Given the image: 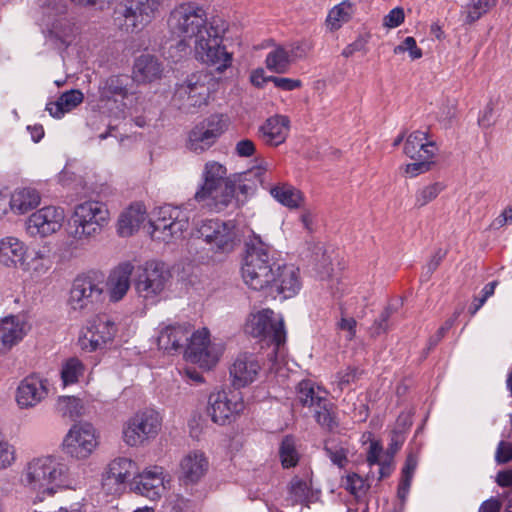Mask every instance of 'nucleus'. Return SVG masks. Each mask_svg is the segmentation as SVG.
Here are the masks:
<instances>
[{
    "instance_id": "f03ea898",
    "label": "nucleus",
    "mask_w": 512,
    "mask_h": 512,
    "mask_svg": "<svg viewBox=\"0 0 512 512\" xmlns=\"http://www.w3.org/2000/svg\"><path fill=\"white\" fill-rule=\"evenodd\" d=\"M22 485L36 493L41 502L45 496H52L60 488L76 489L79 484L70 468L52 456L34 458L27 463L21 474Z\"/></svg>"
},
{
    "instance_id": "bb28decb",
    "label": "nucleus",
    "mask_w": 512,
    "mask_h": 512,
    "mask_svg": "<svg viewBox=\"0 0 512 512\" xmlns=\"http://www.w3.org/2000/svg\"><path fill=\"white\" fill-rule=\"evenodd\" d=\"M290 130V119L286 115L276 114L259 126L258 137L268 146H279L284 143Z\"/></svg>"
},
{
    "instance_id": "774afa93",
    "label": "nucleus",
    "mask_w": 512,
    "mask_h": 512,
    "mask_svg": "<svg viewBox=\"0 0 512 512\" xmlns=\"http://www.w3.org/2000/svg\"><path fill=\"white\" fill-rule=\"evenodd\" d=\"M511 222H512V207H507L506 209H504V211L498 217H496L492 221L490 226L493 229H499V228L505 226L507 223H511Z\"/></svg>"
},
{
    "instance_id": "6e6552de",
    "label": "nucleus",
    "mask_w": 512,
    "mask_h": 512,
    "mask_svg": "<svg viewBox=\"0 0 512 512\" xmlns=\"http://www.w3.org/2000/svg\"><path fill=\"white\" fill-rule=\"evenodd\" d=\"M162 0H122L114 9V21L121 30L135 32L159 14Z\"/></svg>"
},
{
    "instance_id": "412c9836",
    "label": "nucleus",
    "mask_w": 512,
    "mask_h": 512,
    "mask_svg": "<svg viewBox=\"0 0 512 512\" xmlns=\"http://www.w3.org/2000/svg\"><path fill=\"white\" fill-rule=\"evenodd\" d=\"M302 287L299 268L291 264H279L274 271V279L265 294L272 298L289 299L298 294Z\"/></svg>"
},
{
    "instance_id": "e433bc0d",
    "label": "nucleus",
    "mask_w": 512,
    "mask_h": 512,
    "mask_svg": "<svg viewBox=\"0 0 512 512\" xmlns=\"http://www.w3.org/2000/svg\"><path fill=\"white\" fill-rule=\"evenodd\" d=\"M84 95L80 90L71 89L62 93L55 102H49L46 110L54 118H61L65 113L75 109L83 102Z\"/></svg>"
},
{
    "instance_id": "bf43d9fd",
    "label": "nucleus",
    "mask_w": 512,
    "mask_h": 512,
    "mask_svg": "<svg viewBox=\"0 0 512 512\" xmlns=\"http://www.w3.org/2000/svg\"><path fill=\"white\" fill-rule=\"evenodd\" d=\"M268 81L273 83L275 87L284 91H292L302 86L300 80L285 77L268 76Z\"/></svg>"
},
{
    "instance_id": "9b49d317",
    "label": "nucleus",
    "mask_w": 512,
    "mask_h": 512,
    "mask_svg": "<svg viewBox=\"0 0 512 512\" xmlns=\"http://www.w3.org/2000/svg\"><path fill=\"white\" fill-rule=\"evenodd\" d=\"M41 9L40 25L46 31L47 38L55 44L68 46L74 37V25L65 16V4L62 0H47Z\"/></svg>"
},
{
    "instance_id": "052dcab7",
    "label": "nucleus",
    "mask_w": 512,
    "mask_h": 512,
    "mask_svg": "<svg viewBox=\"0 0 512 512\" xmlns=\"http://www.w3.org/2000/svg\"><path fill=\"white\" fill-rule=\"evenodd\" d=\"M415 162L410 163L406 166L405 172L409 174L411 177H415L421 173L427 172L430 170L431 165L433 164L432 159H414Z\"/></svg>"
},
{
    "instance_id": "9d476101",
    "label": "nucleus",
    "mask_w": 512,
    "mask_h": 512,
    "mask_svg": "<svg viewBox=\"0 0 512 512\" xmlns=\"http://www.w3.org/2000/svg\"><path fill=\"white\" fill-rule=\"evenodd\" d=\"M189 213L181 207L164 205L155 212L150 221L152 239L170 243L183 236L189 227Z\"/></svg>"
},
{
    "instance_id": "423d86ee",
    "label": "nucleus",
    "mask_w": 512,
    "mask_h": 512,
    "mask_svg": "<svg viewBox=\"0 0 512 512\" xmlns=\"http://www.w3.org/2000/svg\"><path fill=\"white\" fill-rule=\"evenodd\" d=\"M108 221L109 211L104 203L85 201L74 207L67 233L76 241H88L100 234Z\"/></svg>"
},
{
    "instance_id": "20e7f679",
    "label": "nucleus",
    "mask_w": 512,
    "mask_h": 512,
    "mask_svg": "<svg viewBox=\"0 0 512 512\" xmlns=\"http://www.w3.org/2000/svg\"><path fill=\"white\" fill-rule=\"evenodd\" d=\"M236 194L235 181L227 177V168L217 161L205 163L202 171V184L194 199L197 202L212 200L218 210L227 207Z\"/></svg>"
},
{
    "instance_id": "1a4fd4ad",
    "label": "nucleus",
    "mask_w": 512,
    "mask_h": 512,
    "mask_svg": "<svg viewBox=\"0 0 512 512\" xmlns=\"http://www.w3.org/2000/svg\"><path fill=\"white\" fill-rule=\"evenodd\" d=\"M105 283L96 274L78 275L72 282L68 305L83 314L95 311L104 300Z\"/></svg>"
},
{
    "instance_id": "aec40b11",
    "label": "nucleus",
    "mask_w": 512,
    "mask_h": 512,
    "mask_svg": "<svg viewBox=\"0 0 512 512\" xmlns=\"http://www.w3.org/2000/svg\"><path fill=\"white\" fill-rule=\"evenodd\" d=\"M188 341L184 349V355L188 361L205 369L216 365L220 353L211 345L207 329L204 328L190 334Z\"/></svg>"
},
{
    "instance_id": "5fc2aeb1",
    "label": "nucleus",
    "mask_w": 512,
    "mask_h": 512,
    "mask_svg": "<svg viewBox=\"0 0 512 512\" xmlns=\"http://www.w3.org/2000/svg\"><path fill=\"white\" fill-rule=\"evenodd\" d=\"M462 310H457L453 313V315L448 318L444 324L437 330V332L430 337L429 339V347L436 346L442 338L445 336V334L454 326L455 322L457 321L458 317L460 316Z\"/></svg>"
},
{
    "instance_id": "2f4dec72",
    "label": "nucleus",
    "mask_w": 512,
    "mask_h": 512,
    "mask_svg": "<svg viewBox=\"0 0 512 512\" xmlns=\"http://www.w3.org/2000/svg\"><path fill=\"white\" fill-rule=\"evenodd\" d=\"M436 151V144L423 131L409 134L404 144V153L411 159H433Z\"/></svg>"
},
{
    "instance_id": "473e14b6",
    "label": "nucleus",
    "mask_w": 512,
    "mask_h": 512,
    "mask_svg": "<svg viewBox=\"0 0 512 512\" xmlns=\"http://www.w3.org/2000/svg\"><path fill=\"white\" fill-rule=\"evenodd\" d=\"M146 208L142 203H133L123 211L118 219V233L122 237H128L136 232L146 219Z\"/></svg>"
},
{
    "instance_id": "a19ab883",
    "label": "nucleus",
    "mask_w": 512,
    "mask_h": 512,
    "mask_svg": "<svg viewBox=\"0 0 512 512\" xmlns=\"http://www.w3.org/2000/svg\"><path fill=\"white\" fill-rule=\"evenodd\" d=\"M266 67L268 70L283 74L289 70L291 58L288 50L283 46H276L266 56Z\"/></svg>"
},
{
    "instance_id": "603ef678",
    "label": "nucleus",
    "mask_w": 512,
    "mask_h": 512,
    "mask_svg": "<svg viewBox=\"0 0 512 512\" xmlns=\"http://www.w3.org/2000/svg\"><path fill=\"white\" fill-rule=\"evenodd\" d=\"M396 309L391 305H388L379 315V317L374 321L372 326L370 327V334L373 337H377L383 333H386L389 329V318L394 313Z\"/></svg>"
},
{
    "instance_id": "680f3d73",
    "label": "nucleus",
    "mask_w": 512,
    "mask_h": 512,
    "mask_svg": "<svg viewBox=\"0 0 512 512\" xmlns=\"http://www.w3.org/2000/svg\"><path fill=\"white\" fill-rule=\"evenodd\" d=\"M14 459L13 447L0 436V469L10 466Z\"/></svg>"
},
{
    "instance_id": "ddd939ff",
    "label": "nucleus",
    "mask_w": 512,
    "mask_h": 512,
    "mask_svg": "<svg viewBox=\"0 0 512 512\" xmlns=\"http://www.w3.org/2000/svg\"><path fill=\"white\" fill-rule=\"evenodd\" d=\"M133 79L125 74L111 75L100 81L98 86V107L113 114L122 113L124 100L134 92Z\"/></svg>"
},
{
    "instance_id": "f704fd0d",
    "label": "nucleus",
    "mask_w": 512,
    "mask_h": 512,
    "mask_svg": "<svg viewBox=\"0 0 512 512\" xmlns=\"http://www.w3.org/2000/svg\"><path fill=\"white\" fill-rule=\"evenodd\" d=\"M26 246L16 237L8 236L0 240V263L7 267L24 264Z\"/></svg>"
},
{
    "instance_id": "58836bf2",
    "label": "nucleus",
    "mask_w": 512,
    "mask_h": 512,
    "mask_svg": "<svg viewBox=\"0 0 512 512\" xmlns=\"http://www.w3.org/2000/svg\"><path fill=\"white\" fill-rule=\"evenodd\" d=\"M298 402L310 409L315 408L318 403L328 396V392L321 387L317 386L311 380H302L298 383L297 388Z\"/></svg>"
},
{
    "instance_id": "4d7b16f0",
    "label": "nucleus",
    "mask_w": 512,
    "mask_h": 512,
    "mask_svg": "<svg viewBox=\"0 0 512 512\" xmlns=\"http://www.w3.org/2000/svg\"><path fill=\"white\" fill-rule=\"evenodd\" d=\"M313 49V45L308 40H300L293 42L288 50L291 59H301L307 56V54Z\"/></svg>"
},
{
    "instance_id": "0eeeda50",
    "label": "nucleus",
    "mask_w": 512,
    "mask_h": 512,
    "mask_svg": "<svg viewBox=\"0 0 512 512\" xmlns=\"http://www.w3.org/2000/svg\"><path fill=\"white\" fill-rule=\"evenodd\" d=\"M172 275L165 264L152 260L139 266L135 272L133 286L137 296L147 304L160 301L171 283Z\"/></svg>"
},
{
    "instance_id": "72a5a7b5",
    "label": "nucleus",
    "mask_w": 512,
    "mask_h": 512,
    "mask_svg": "<svg viewBox=\"0 0 512 512\" xmlns=\"http://www.w3.org/2000/svg\"><path fill=\"white\" fill-rule=\"evenodd\" d=\"M163 72L162 63L150 54L139 56L133 66V81L152 82L159 79Z\"/></svg>"
},
{
    "instance_id": "338daca9",
    "label": "nucleus",
    "mask_w": 512,
    "mask_h": 512,
    "mask_svg": "<svg viewBox=\"0 0 512 512\" xmlns=\"http://www.w3.org/2000/svg\"><path fill=\"white\" fill-rule=\"evenodd\" d=\"M495 459L500 464H505L512 460V442L501 441L498 444Z\"/></svg>"
},
{
    "instance_id": "8fccbe9b",
    "label": "nucleus",
    "mask_w": 512,
    "mask_h": 512,
    "mask_svg": "<svg viewBox=\"0 0 512 512\" xmlns=\"http://www.w3.org/2000/svg\"><path fill=\"white\" fill-rule=\"evenodd\" d=\"M279 455L284 468H290L297 465L299 455L295 447L293 437L286 436L280 445Z\"/></svg>"
},
{
    "instance_id": "a878e982",
    "label": "nucleus",
    "mask_w": 512,
    "mask_h": 512,
    "mask_svg": "<svg viewBox=\"0 0 512 512\" xmlns=\"http://www.w3.org/2000/svg\"><path fill=\"white\" fill-rule=\"evenodd\" d=\"M131 490L150 500H157L165 490L163 468L154 466L134 476Z\"/></svg>"
},
{
    "instance_id": "c9c22d12",
    "label": "nucleus",
    "mask_w": 512,
    "mask_h": 512,
    "mask_svg": "<svg viewBox=\"0 0 512 512\" xmlns=\"http://www.w3.org/2000/svg\"><path fill=\"white\" fill-rule=\"evenodd\" d=\"M40 195L33 188H21L14 191L8 199V210L17 214H24L37 207Z\"/></svg>"
},
{
    "instance_id": "13d9d810",
    "label": "nucleus",
    "mask_w": 512,
    "mask_h": 512,
    "mask_svg": "<svg viewBox=\"0 0 512 512\" xmlns=\"http://www.w3.org/2000/svg\"><path fill=\"white\" fill-rule=\"evenodd\" d=\"M365 485V480L356 473L346 477L345 489L355 496L365 492Z\"/></svg>"
},
{
    "instance_id": "79ce46f5",
    "label": "nucleus",
    "mask_w": 512,
    "mask_h": 512,
    "mask_svg": "<svg viewBox=\"0 0 512 512\" xmlns=\"http://www.w3.org/2000/svg\"><path fill=\"white\" fill-rule=\"evenodd\" d=\"M85 366L82 361L76 357L65 360L61 368V379L64 386L75 384L83 376Z\"/></svg>"
},
{
    "instance_id": "a18cd8bd",
    "label": "nucleus",
    "mask_w": 512,
    "mask_h": 512,
    "mask_svg": "<svg viewBox=\"0 0 512 512\" xmlns=\"http://www.w3.org/2000/svg\"><path fill=\"white\" fill-rule=\"evenodd\" d=\"M351 15L350 3L344 1L334 6L328 13L326 24L331 30L339 29L344 23L348 22Z\"/></svg>"
},
{
    "instance_id": "6e6d98bb",
    "label": "nucleus",
    "mask_w": 512,
    "mask_h": 512,
    "mask_svg": "<svg viewBox=\"0 0 512 512\" xmlns=\"http://www.w3.org/2000/svg\"><path fill=\"white\" fill-rule=\"evenodd\" d=\"M405 51L409 52L412 60H416L422 57V51L417 47L416 40L413 37H406L404 41L394 49L395 54Z\"/></svg>"
},
{
    "instance_id": "6ab92c4d",
    "label": "nucleus",
    "mask_w": 512,
    "mask_h": 512,
    "mask_svg": "<svg viewBox=\"0 0 512 512\" xmlns=\"http://www.w3.org/2000/svg\"><path fill=\"white\" fill-rule=\"evenodd\" d=\"M116 333L117 327L111 317L99 314L93 318L86 331L79 337L78 344L82 350L93 352L112 342Z\"/></svg>"
},
{
    "instance_id": "5701e85b",
    "label": "nucleus",
    "mask_w": 512,
    "mask_h": 512,
    "mask_svg": "<svg viewBox=\"0 0 512 512\" xmlns=\"http://www.w3.org/2000/svg\"><path fill=\"white\" fill-rule=\"evenodd\" d=\"M137 464L129 458L119 457L112 460L102 479V486L108 494L119 495L131 477L136 476Z\"/></svg>"
},
{
    "instance_id": "69168bd1",
    "label": "nucleus",
    "mask_w": 512,
    "mask_h": 512,
    "mask_svg": "<svg viewBox=\"0 0 512 512\" xmlns=\"http://www.w3.org/2000/svg\"><path fill=\"white\" fill-rule=\"evenodd\" d=\"M405 18L404 11L400 7H396L392 9L385 17H384V26L388 28H396L400 24L403 23Z\"/></svg>"
},
{
    "instance_id": "4468645a",
    "label": "nucleus",
    "mask_w": 512,
    "mask_h": 512,
    "mask_svg": "<svg viewBox=\"0 0 512 512\" xmlns=\"http://www.w3.org/2000/svg\"><path fill=\"white\" fill-rule=\"evenodd\" d=\"M228 125V117L223 114L208 116L189 131L187 148L197 154L207 151L227 130Z\"/></svg>"
},
{
    "instance_id": "f8f14e48",
    "label": "nucleus",
    "mask_w": 512,
    "mask_h": 512,
    "mask_svg": "<svg viewBox=\"0 0 512 512\" xmlns=\"http://www.w3.org/2000/svg\"><path fill=\"white\" fill-rule=\"evenodd\" d=\"M162 418L152 409L139 411L132 415L122 429L123 441L130 447H138L154 439L161 430Z\"/></svg>"
},
{
    "instance_id": "3c124183",
    "label": "nucleus",
    "mask_w": 512,
    "mask_h": 512,
    "mask_svg": "<svg viewBox=\"0 0 512 512\" xmlns=\"http://www.w3.org/2000/svg\"><path fill=\"white\" fill-rule=\"evenodd\" d=\"M443 187L440 183H433L420 188L415 195V206L418 208L424 207L432 200H434Z\"/></svg>"
},
{
    "instance_id": "864d4df0",
    "label": "nucleus",
    "mask_w": 512,
    "mask_h": 512,
    "mask_svg": "<svg viewBox=\"0 0 512 512\" xmlns=\"http://www.w3.org/2000/svg\"><path fill=\"white\" fill-rule=\"evenodd\" d=\"M362 375V370L356 367H347L336 374V382L340 390H344L355 383Z\"/></svg>"
},
{
    "instance_id": "dca6fc26",
    "label": "nucleus",
    "mask_w": 512,
    "mask_h": 512,
    "mask_svg": "<svg viewBox=\"0 0 512 512\" xmlns=\"http://www.w3.org/2000/svg\"><path fill=\"white\" fill-rule=\"evenodd\" d=\"M245 331L255 338L268 340L278 347L286 341L283 319L281 317L276 319L271 309H263L251 314L245 324Z\"/></svg>"
},
{
    "instance_id": "c85d7f7f",
    "label": "nucleus",
    "mask_w": 512,
    "mask_h": 512,
    "mask_svg": "<svg viewBox=\"0 0 512 512\" xmlns=\"http://www.w3.org/2000/svg\"><path fill=\"white\" fill-rule=\"evenodd\" d=\"M209 461L201 451H192L180 462V475L185 484L198 483L207 473Z\"/></svg>"
},
{
    "instance_id": "b1692460",
    "label": "nucleus",
    "mask_w": 512,
    "mask_h": 512,
    "mask_svg": "<svg viewBox=\"0 0 512 512\" xmlns=\"http://www.w3.org/2000/svg\"><path fill=\"white\" fill-rule=\"evenodd\" d=\"M261 368L262 363L258 355L249 352L240 353L230 367L232 385L242 388L253 383Z\"/></svg>"
},
{
    "instance_id": "7ed1b4c3",
    "label": "nucleus",
    "mask_w": 512,
    "mask_h": 512,
    "mask_svg": "<svg viewBox=\"0 0 512 512\" xmlns=\"http://www.w3.org/2000/svg\"><path fill=\"white\" fill-rule=\"evenodd\" d=\"M245 246L246 254L241 267L243 281L249 288L265 293L274 279L278 261L272 248L259 236H253Z\"/></svg>"
},
{
    "instance_id": "f3484780",
    "label": "nucleus",
    "mask_w": 512,
    "mask_h": 512,
    "mask_svg": "<svg viewBox=\"0 0 512 512\" xmlns=\"http://www.w3.org/2000/svg\"><path fill=\"white\" fill-rule=\"evenodd\" d=\"M98 444L95 427L88 422H79L72 425L66 434L63 440V450L72 458L83 460L94 452Z\"/></svg>"
},
{
    "instance_id": "39448f33",
    "label": "nucleus",
    "mask_w": 512,
    "mask_h": 512,
    "mask_svg": "<svg viewBox=\"0 0 512 512\" xmlns=\"http://www.w3.org/2000/svg\"><path fill=\"white\" fill-rule=\"evenodd\" d=\"M217 85L215 77L207 71L191 73L176 85L174 102L183 112L193 114L208 104Z\"/></svg>"
},
{
    "instance_id": "4be33fe9",
    "label": "nucleus",
    "mask_w": 512,
    "mask_h": 512,
    "mask_svg": "<svg viewBox=\"0 0 512 512\" xmlns=\"http://www.w3.org/2000/svg\"><path fill=\"white\" fill-rule=\"evenodd\" d=\"M64 219L63 208L45 206L29 216L26 229L31 236L47 237L61 229Z\"/></svg>"
},
{
    "instance_id": "de8ad7c7",
    "label": "nucleus",
    "mask_w": 512,
    "mask_h": 512,
    "mask_svg": "<svg viewBox=\"0 0 512 512\" xmlns=\"http://www.w3.org/2000/svg\"><path fill=\"white\" fill-rule=\"evenodd\" d=\"M310 490L311 484L298 476L293 477L288 486L289 496L293 504L306 502L309 498Z\"/></svg>"
},
{
    "instance_id": "c756f323",
    "label": "nucleus",
    "mask_w": 512,
    "mask_h": 512,
    "mask_svg": "<svg viewBox=\"0 0 512 512\" xmlns=\"http://www.w3.org/2000/svg\"><path fill=\"white\" fill-rule=\"evenodd\" d=\"M27 333L26 322L17 316L5 317L0 321V352L10 350Z\"/></svg>"
},
{
    "instance_id": "ea45409f",
    "label": "nucleus",
    "mask_w": 512,
    "mask_h": 512,
    "mask_svg": "<svg viewBox=\"0 0 512 512\" xmlns=\"http://www.w3.org/2000/svg\"><path fill=\"white\" fill-rule=\"evenodd\" d=\"M316 422L328 431H333L339 426L337 419V407L328 396L322 399L315 408L311 409Z\"/></svg>"
},
{
    "instance_id": "cd10ccee",
    "label": "nucleus",
    "mask_w": 512,
    "mask_h": 512,
    "mask_svg": "<svg viewBox=\"0 0 512 512\" xmlns=\"http://www.w3.org/2000/svg\"><path fill=\"white\" fill-rule=\"evenodd\" d=\"M192 327L187 324H171L161 329L157 342L160 349L168 353L178 352L185 348Z\"/></svg>"
},
{
    "instance_id": "49530a36",
    "label": "nucleus",
    "mask_w": 512,
    "mask_h": 512,
    "mask_svg": "<svg viewBox=\"0 0 512 512\" xmlns=\"http://www.w3.org/2000/svg\"><path fill=\"white\" fill-rule=\"evenodd\" d=\"M26 265V269L37 277L45 274L52 265L49 250L45 247L38 249Z\"/></svg>"
},
{
    "instance_id": "0e129e2a",
    "label": "nucleus",
    "mask_w": 512,
    "mask_h": 512,
    "mask_svg": "<svg viewBox=\"0 0 512 512\" xmlns=\"http://www.w3.org/2000/svg\"><path fill=\"white\" fill-rule=\"evenodd\" d=\"M234 150L237 156L248 158L255 154L256 146L252 140L245 138L236 143Z\"/></svg>"
},
{
    "instance_id": "a211bd4d",
    "label": "nucleus",
    "mask_w": 512,
    "mask_h": 512,
    "mask_svg": "<svg viewBox=\"0 0 512 512\" xmlns=\"http://www.w3.org/2000/svg\"><path fill=\"white\" fill-rule=\"evenodd\" d=\"M244 408L245 404L240 391L221 390L209 395L207 412L216 424L230 423Z\"/></svg>"
},
{
    "instance_id": "2eb2a0df",
    "label": "nucleus",
    "mask_w": 512,
    "mask_h": 512,
    "mask_svg": "<svg viewBox=\"0 0 512 512\" xmlns=\"http://www.w3.org/2000/svg\"><path fill=\"white\" fill-rule=\"evenodd\" d=\"M235 228L233 221L206 219L197 225L195 236L209 245L211 250L228 252L234 246Z\"/></svg>"
},
{
    "instance_id": "393cba45",
    "label": "nucleus",
    "mask_w": 512,
    "mask_h": 512,
    "mask_svg": "<svg viewBox=\"0 0 512 512\" xmlns=\"http://www.w3.org/2000/svg\"><path fill=\"white\" fill-rule=\"evenodd\" d=\"M48 395L47 381L38 375H29L19 383L15 400L21 409L33 408Z\"/></svg>"
},
{
    "instance_id": "c03bdc74",
    "label": "nucleus",
    "mask_w": 512,
    "mask_h": 512,
    "mask_svg": "<svg viewBox=\"0 0 512 512\" xmlns=\"http://www.w3.org/2000/svg\"><path fill=\"white\" fill-rule=\"evenodd\" d=\"M82 410V401L75 396H59L55 403V411L62 417H78Z\"/></svg>"
},
{
    "instance_id": "e2e57ef3",
    "label": "nucleus",
    "mask_w": 512,
    "mask_h": 512,
    "mask_svg": "<svg viewBox=\"0 0 512 512\" xmlns=\"http://www.w3.org/2000/svg\"><path fill=\"white\" fill-rule=\"evenodd\" d=\"M326 455L337 466L343 467L347 462L346 450L342 447H330L328 445L324 448Z\"/></svg>"
},
{
    "instance_id": "4c0bfd02",
    "label": "nucleus",
    "mask_w": 512,
    "mask_h": 512,
    "mask_svg": "<svg viewBox=\"0 0 512 512\" xmlns=\"http://www.w3.org/2000/svg\"><path fill=\"white\" fill-rule=\"evenodd\" d=\"M269 192L277 202L289 209H297L304 202L302 192L288 183L270 186Z\"/></svg>"
},
{
    "instance_id": "09e8293b",
    "label": "nucleus",
    "mask_w": 512,
    "mask_h": 512,
    "mask_svg": "<svg viewBox=\"0 0 512 512\" xmlns=\"http://www.w3.org/2000/svg\"><path fill=\"white\" fill-rule=\"evenodd\" d=\"M417 457L413 453L408 454L404 467L402 468V478L398 486V496L404 499L409 492L411 480L417 467Z\"/></svg>"
},
{
    "instance_id": "7c9ffc66",
    "label": "nucleus",
    "mask_w": 512,
    "mask_h": 512,
    "mask_svg": "<svg viewBox=\"0 0 512 512\" xmlns=\"http://www.w3.org/2000/svg\"><path fill=\"white\" fill-rule=\"evenodd\" d=\"M133 270L134 266L130 262H124L111 272L107 281V287L112 301H120L127 294L131 286Z\"/></svg>"
},
{
    "instance_id": "37998d69",
    "label": "nucleus",
    "mask_w": 512,
    "mask_h": 512,
    "mask_svg": "<svg viewBox=\"0 0 512 512\" xmlns=\"http://www.w3.org/2000/svg\"><path fill=\"white\" fill-rule=\"evenodd\" d=\"M497 0H470L465 6L463 14L465 22L472 24L495 7Z\"/></svg>"
},
{
    "instance_id": "f257e3e1",
    "label": "nucleus",
    "mask_w": 512,
    "mask_h": 512,
    "mask_svg": "<svg viewBox=\"0 0 512 512\" xmlns=\"http://www.w3.org/2000/svg\"><path fill=\"white\" fill-rule=\"evenodd\" d=\"M167 25L182 41H193L196 58L222 73L232 65L233 56L221 44L229 24L221 16H208L196 1H184L170 11Z\"/></svg>"
}]
</instances>
